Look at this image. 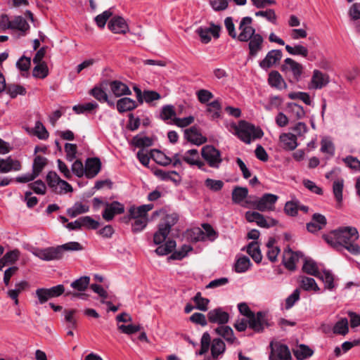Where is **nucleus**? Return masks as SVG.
<instances>
[{"instance_id": "obj_64", "label": "nucleus", "mask_w": 360, "mask_h": 360, "mask_svg": "<svg viewBox=\"0 0 360 360\" xmlns=\"http://www.w3.org/2000/svg\"><path fill=\"white\" fill-rule=\"evenodd\" d=\"M342 161L349 169L360 172V160L356 157L348 155L342 159Z\"/></svg>"}, {"instance_id": "obj_62", "label": "nucleus", "mask_w": 360, "mask_h": 360, "mask_svg": "<svg viewBox=\"0 0 360 360\" xmlns=\"http://www.w3.org/2000/svg\"><path fill=\"white\" fill-rule=\"evenodd\" d=\"M112 15V12L110 9L103 11L102 13L96 15L94 21L96 25L100 28H103L106 24L107 20Z\"/></svg>"}, {"instance_id": "obj_33", "label": "nucleus", "mask_w": 360, "mask_h": 360, "mask_svg": "<svg viewBox=\"0 0 360 360\" xmlns=\"http://www.w3.org/2000/svg\"><path fill=\"white\" fill-rule=\"evenodd\" d=\"M215 332L219 335L223 337L227 342L231 344L236 343L238 345V340L235 337L233 331L231 327L222 325L217 327L215 329Z\"/></svg>"}, {"instance_id": "obj_3", "label": "nucleus", "mask_w": 360, "mask_h": 360, "mask_svg": "<svg viewBox=\"0 0 360 360\" xmlns=\"http://www.w3.org/2000/svg\"><path fill=\"white\" fill-rule=\"evenodd\" d=\"M200 350L199 354L202 355L207 353L210 348L212 356L210 360H219L226 351L224 342L220 338H214L211 341L210 335L205 332L202 334L200 340Z\"/></svg>"}, {"instance_id": "obj_23", "label": "nucleus", "mask_w": 360, "mask_h": 360, "mask_svg": "<svg viewBox=\"0 0 360 360\" xmlns=\"http://www.w3.org/2000/svg\"><path fill=\"white\" fill-rule=\"evenodd\" d=\"M108 26L109 30L115 34H125L129 30L126 20L120 16L112 18Z\"/></svg>"}, {"instance_id": "obj_44", "label": "nucleus", "mask_w": 360, "mask_h": 360, "mask_svg": "<svg viewBox=\"0 0 360 360\" xmlns=\"http://www.w3.org/2000/svg\"><path fill=\"white\" fill-rule=\"evenodd\" d=\"M248 195V189L245 187L236 186L232 191V200L236 204H242Z\"/></svg>"}, {"instance_id": "obj_20", "label": "nucleus", "mask_w": 360, "mask_h": 360, "mask_svg": "<svg viewBox=\"0 0 360 360\" xmlns=\"http://www.w3.org/2000/svg\"><path fill=\"white\" fill-rule=\"evenodd\" d=\"M282 58V51L278 49L269 51L264 58L259 62V67L263 70H268Z\"/></svg>"}, {"instance_id": "obj_27", "label": "nucleus", "mask_w": 360, "mask_h": 360, "mask_svg": "<svg viewBox=\"0 0 360 360\" xmlns=\"http://www.w3.org/2000/svg\"><path fill=\"white\" fill-rule=\"evenodd\" d=\"M21 164L19 160L8 157L6 159H0V173H8L12 171H20Z\"/></svg>"}, {"instance_id": "obj_31", "label": "nucleus", "mask_w": 360, "mask_h": 360, "mask_svg": "<svg viewBox=\"0 0 360 360\" xmlns=\"http://www.w3.org/2000/svg\"><path fill=\"white\" fill-rule=\"evenodd\" d=\"M153 208V204L143 205L139 207L131 206L129 210V217L132 219L147 218L148 212Z\"/></svg>"}, {"instance_id": "obj_60", "label": "nucleus", "mask_w": 360, "mask_h": 360, "mask_svg": "<svg viewBox=\"0 0 360 360\" xmlns=\"http://www.w3.org/2000/svg\"><path fill=\"white\" fill-rule=\"evenodd\" d=\"M47 162V159L42 156H37L33 162L32 172L36 174L37 176L39 175L43 168L45 167Z\"/></svg>"}, {"instance_id": "obj_7", "label": "nucleus", "mask_w": 360, "mask_h": 360, "mask_svg": "<svg viewBox=\"0 0 360 360\" xmlns=\"http://www.w3.org/2000/svg\"><path fill=\"white\" fill-rule=\"evenodd\" d=\"M65 292L63 285H57L50 288H41L35 291V296L37 300L35 304H43L46 303L49 299L57 297L61 295Z\"/></svg>"}, {"instance_id": "obj_59", "label": "nucleus", "mask_w": 360, "mask_h": 360, "mask_svg": "<svg viewBox=\"0 0 360 360\" xmlns=\"http://www.w3.org/2000/svg\"><path fill=\"white\" fill-rule=\"evenodd\" d=\"M195 304V308L198 310L206 311L208 309V304L210 300L207 298L202 297L200 292H197L193 298Z\"/></svg>"}, {"instance_id": "obj_10", "label": "nucleus", "mask_w": 360, "mask_h": 360, "mask_svg": "<svg viewBox=\"0 0 360 360\" xmlns=\"http://www.w3.org/2000/svg\"><path fill=\"white\" fill-rule=\"evenodd\" d=\"M124 212V206L118 201H112L111 202H105L104 203V209L102 212V217L106 221H112L115 216L121 214Z\"/></svg>"}, {"instance_id": "obj_47", "label": "nucleus", "mask_w": 360, "mask_h": 360, "mask_svg": "<svg viewBox=\"0 0 360 360\" xmlns=\"http://www.w3.org/2000/svg\"><path fill=\"white\" fill-rule=\"evenodd\" d=\"M150 157L159 165L167 166L172 163L171 158L167 156L164 153L158 150H153L150 152Z\"/></svg>"}, {"instance_id": "obj_21", "label": "nucleus", "mask_w": 360, "mask_h": 360, "mask_svg": "<svg viewBox=\"0 0 360 360\" xmlns=\"http://www.w3.org/2000/svg\"><path fill=\"white\" fill-rule=\"evenodd\" d=\"M282 70L292 72L294 78L298 80L302 74L303 66L295 60L287 58L283 61Z\"/></svg>"}, {"instance_id": "obj_25", "label": "nucleus", "mask_w": 360, "mask_h": 360, "mask_svg": "<svg viewBox=\"0 0 360 360\" xmlns=\"http://www.w3.org/2000/svg\"><path fill=\"white\" fill-rule=\"evenodd\" d=\"M101 163L98 158H88L85 162V176L89 178H94L101 170Z\"/></svg>"}, {"instance_id": "obj_39", "label": "nucleus", "mask_w": 360, "mask_h": 360, "mask_svg": "<svg viewBox=\"0 0 360 360\" xmlns=\"http://www.w3.org/2000/svg\"><path fill=\"white\" fill-rule=\"evenodd\" d=\"M136 107V101L128 97L120 98L117 102V109L120 112L130 111Z\"/></svg>"}, {"instance_id": "obj_19", "label": "nucleus", "mask_w": 360, "mask_h": 360, "mask_svg": "<svg viewBox=\"0 0 360 360\" xmlns=\"http://www.w3.org/2000/svg\"><path fill=\"white\" fill-rule=\"evenodd\" d=\"M184 162L191 166H197L200 169L205 171V163L200 160L199 153L196 149H191L181 155Z\"/></svg>"}, {"instance_id": "obj_49", "label": "nucleus", "mask_w": 360, "mask_h": 360, "mask_svg": "<svg viewBox=\"0 0 360 360\" xmlns=\"http://www.w3.org/2000/svg\"><path fill=\"white\" fill-rule=\"evenodd\" d=\"M255 16L261 17L264 18L269 22L276 25L277 24V15L276 12L272 8H268L266 10L258 11L255 13Z\"/></svg>"}, {"instance_id": "obj_30", "label": "nucleus", "mask_w": 360, "mask_h": 360, "mask_svg": "<svg viewBox=\"0 0 360 360\" xmlns=\"http://www.w3.org/2000/svg\"><path fill=\"white\" fill-rule=\"evenodd\" d=\"M326 224V217L320 214H314L311 221L307 224V229L309 232L315 233L322 229Z\"/></svg>"}, {"instance_id": "obj_22", "label": "nucleus", "mask_w": 360, "mask_h": 360, "mask_svg": "<svg viewBox=\"0 0 360 360\" xmlns=\"http://www.w3.org/2000/svg\"><path fill=\"white\" fill-rule=\"evenodd\" d=\"M303 255L301 252H292L291 250H285L283 256V263L285 266L289 270H295L296 268V263L299 259L302 257Z\"/></svg>"}, {"instance_id": "obj_56", "label": "nucleus", "mask_w": 360, "mask_h": 360, "mask_svg": "<svg viewBox=\"0 0 360 360\" xmlns=\"http://www.w3.org/2000/svg\"><path fill=\"white\" fill-rule=\"evenodd\" d=\"M333 331L335 334L346 335L349 331L348 321L346 318H342L333 326Z\"/></svg>"}, {"instance_id": "obj_14", "label": "nucleus", "mask_w": 360, "mask_h": 360, "mask_svg": "<svg viewBox=\"0 0 360 360\" xmlns=\"http://www.w3.org/2000/svg\"><path fill=\"white\" fill-rule=\"evenodd\" d=\"M267 325V319L264 312L258 311L248 319V327L257 333L262 332Z\"/></svg>"}, {"instance_id": "obj_51", "label": "nucleus", "mask_w": 360, "mask_h": 360, "mask_svg": "<svg viewBox=\"0 0 360 360\" xmlns=\"http://www.w3.org/2000/svg\"><path fill=\"white\" fill-rule=\"evenodd\" d=\"M98 107L97 103L93 101L89 103H86L84 104H79L74 105L72 110L77 114H83V113H89L91 112L93 110H96Z\"/></svg>"}, {"instance_id": "obj_11", "label": "nucleus", "mask_w": 360, "mask_h": 360, "mask_svg": "<svg viewBox=\"0 0 360 360\" xmlns=\"http://www.w3.org/2000/svg\"><path fill=\"white\" fill-rule=\"evenodd\" d=\"M90 283V277L87 276H81L80 278L72 281L70 286L78 292H67L66 295H71L72 297L84 299L85 294L84 292L87 289Z\"/></svg>"}, {"instance_id": "obj_28", "label": "nucleus", "mask_w": 360, "mask_h": 360, "mask_svg": "<svg viewBox=\"0 0 360 360\" xmlns=\"http://www.w3.org/2000/svg\"><path fill=\"white\" fill-rule=\"evenodd\" d=\"M279 141L282 148L285 150H293L297 146V137L291 133H282Z\"/></svg>"}, {"instance_id": "obj_18", "label": "nucleus", "mask_w": 360, "mask_h": 360, "mask_svg": "<svg viewBox=\"0 0 360 360\" xmlns=\"http://www.w3.org/2000/svg\"><path fill=\"white\" fill-rule=\"evenodd\" d=\"M207 319L210 323L224 325L229 322V314L223 308L217 307L207 313Z\"/></svg>"}, {"instance_id": "obj_37", "label": "nucleus", "mask_w": 360, "mask_h": 360, "mask_svg": "<svg viewBox=\"0 0 360 360\" xmlns=\"http://www.w3.org/2000/svg\"><path fill=\"white\" fill-rule=\"evenodd\" d=\"M29 288V283L25 281L18 282L15 285V288L9 290L7 292L8 296L14 301V304L18 305L19 302L18 297L20 293Z\"/></svg>"}, {"instance_id": "obj_8", "label": "nucleus", "mask_w": 360, "mask_h": 360, "mask_svg": "<svg viewBox=\"0 0 360 360\" xmlns=\"http://www.w3.org/2000/svg\"><path fill=\"white\" fill-rule=\"evenodd\" d=\"M278 196L272 193H264L261 198L252 202L255 209L260 212H271L276 208Z\"/></svg>"}, {"instance_id": "obj_35", "label": "nucleus", "mask_w": 360, "mask_h": 360, "mask_svg": "<svg viewBox=\"0 0 360 360\" xmlns=\"http://www.w3.org/2000/svg\"><path fill=\"white\" fill-rule=\"evenodd\" d=\"M110 88L116 97L131 94V91L129 87L120 81L115 80L111 82L110 83Z\"/></svg>"}, {"instance_id": "obj_16", "label": "nucleus", "mask_w": 360, "mask_h": 360, "mask_svg": "<svg viewBox=\"0 0 360 360\" xmlns=\"http://www.w3.org/2000/svg\"><path fill=\"white\" fill-rule=\"evenodd\" d=\"M32 254L37 257L44 261L58 260L60 259V252L58 248L49 247L44 249H35Z\"/></svg>"}, {"instance_id": "obj_50", "label": "nucleus", "mask_w": 360, "mask_h": 360, "mask_svg": "<svg viewBox=\"0 0 360 360\" xmlns=\"http://www.w3.org/2000/svg\"><path fill=\"white\" fill-rule=\"evenodd\" d=\"M7 94L13 98L19 95L24 96L27 93L26 88L22 85L9 84L6 88Z\"/></svg>"}, {"instance_id": "obj_15", "label": "nucleus", "mask_w": 360, "mask_h": 360, "mask_svg": "<svg viewBox=\"0 0 360 360\" xmlns=\"http://www.w3.org/2000/svg\"><path fill=\"white\" fill-rule=\"evenodd\" d=\"M271 352L269 356L270 360H290L291 354L286 345L276 343L271 344Z\"/></svg>"}, {"instance_id": "obj_32", "label": "nucleus", "mask_w": 360, "mask_h": 360, "mask_svg": "<svg viewBox=\"0 0 360 360\" xmlns=\"http://www.w3.org/2000/svg\"><path fill=\"white\" fill-rule=\"evenodd\" d=\"M26 131L30 134L37 136L39 139L46 140L49 134L44 125L39 120L35 122L33 128H27Z\"/></svg>"}, {"instance_id": "obj_54", "label": "nucleus", "mask_w": 360, "mask_h": 360, "mask_svg": "<svg viewBox=\"0 0 360 360\" xmlns=\"http://www.w3.org/2000/svg\"><path fill=\"white\" fill-rule=\"evenodd\" d=\"M89 211V207L82 203H75L72 207L68 209V214L72 217H76L77 215L86 213Z\"/></svg>"}, {"instance_id": "obj_45", "label": "nucleus", "mask_w": 360, "mask_h": 360, "mask_svg": "<svg viewBox=\"0 0 360 360\" xmlns=\"http://www.w3.org/2000/svg\"><path fill=\"white\" fill-rule=\"evenodd\" d=\"M251 265L250 259L246 256H242L236 259L234 269L237 273H245L250 268Z\"/></svg>"}, {"instance_id": "obj_13", "label": "nucleus", "mask_w": 360, "mask_h": 360, "mask_svg": "<svg viewBox=\"0 0 360 360\" xmlns=\"http://www.w3.org/2000/svg\"><path fill=\"white\" fill-rule=\"evenodd\" d=\"M221 27L214 24H211L209 27H200L196 30V33L199 35L201 42L207 44L211 40V35L214 38H219Z\"/></svg>"}, {"instance_id": "obj_53", "label": "nucleus", "mask_w": 360, "mask_h": 360, "mask_svg": "<svg viewBox=\"0 0 360 360\" xmlns=\"http://www.w3.org/2000/svg\"><path fill=\"white\" fill-rule=\"evenodd\" d=\"M46 180L49 187L56 193L61 179L56 172L51 171L46 174Z\"/></svg>"}, {"instance_id": "obj_57", "label": "nucleus", "mask_w": 360, "mask_h": 360, "mask_svg": "<svg viewBox=\"0 0 360 360\" xmlns=\"http://www.w3.org/2000/svg\"><path fill=\"white\" fill-rule=\"evenodd\" d=\"M176 247V242L173 240H168L164 245H160L155 250L159 255H166L172 252Z\"/></svg>"}, {"instance_id": "obj_1", "label": "nucleus", "mask_w": 360, "mask_h": 360, "mask_svg": "<svg viewBox=\"0 0 360 360\" xmlns=\"http://www.w3.org/2000/svg\"><path fill=\"white\" fill-rule=\"evenodd\" d=\"M359 238V233L355 227L345 226L333 231L326 240L334 247H343L354 255H360V247L355 242Z\"/></svg>"}, {"instance_id": "obj_42", "label": "nucleus", "mask_w": 360, "mask_h": 360, "mask_svg": "<svg viewBox=\"0 0 360 360\" xmlns=\"http://www.w3.org/2000/svg\"><path fill=\"white\" fill-rule=\"evenodd\" d=\"M30 26L25 18L22 16H15L11 20L10 30H19L25 34V32L29 29Z\"/></svg>"}, {"instance_id": "obj_41", "label": "nucleus", "mask_w": 360, "mask_h": 360, "mask_svg": "<svg viewBox=\"0 0 360 360\" xmlns=\"http://www.w3.org/2000/svg\"><path fill=\"white\" fill-rule=\"evenodd\" d=\"M302 270L304 273L317 277L319 276L320 271L316 262L311 258H305Z\"/></svg>"}, {"instance_id": "obj_9", "label": "nucleus", "mask_w": 360, "mask_h": 360, "mask_svg": "<svg viewBox=\"0 0 360 360\" xmlns=\"http://www.w3.org/2000/svg\"><path fill=\"white\" fill-rule=\"evenodd\" d=\"M252 19L251 17L246 16L241 19L238 29L240 33L237 34V39L240 41L247 42L253 35L257 34L255 29L252 26Z\"/></svg>"}, {"instance_id": "obj_46", "label": "nucleus", "mask_w": 360, "mask_h": 360, "mask_svg": "<svg viewBox=\"0 0 360 360\" xmlns=\"http://www.w3.org/2000/svg\"><path fill=\"white\" fill-rule=\"evenodd\" d=\"M344 188V179L342 178L336 179L333 183V193L338 204L342 201V191Z\"/></svg>"}, {"instance_id": "obj_5", "label": "nucleus", "mask_w": 360, "mask_h": 360, "mask_svg": "<svg viewBox=\"0 0 360 360\" xmlns=\"http://www.w3.org/2000/svg\"><path fill=\"white\" fill-rule=\"evenodd\" d=\"M188 236L191 240L198 241H214L218 237L217 232L209 224H203L202 229L195 227L188 232Z\"/></svg>"}, {"instance_id": "obj_6", "label": "nucleus", "mask_w": 360, "mask_h": 360, "mask_svg": "<svg viewBox=\"0 0 360 360\" xmlns=\"http://www.w3.org/2000/svg\"><path fill=\"white\" fill-rule=\"evenodd\" d=\"M201 155L212 168L219 169L223 162L221 153L212 145H205L201 149Z\"/></svg>"}, {"instance_id": "obj_29", "label": "nucleus", "mask_w": 360, "mask_h": 360, "mask_svg": "<svg viewBox=\"0 0 360 360\" xmlns=\"http://www.w3.org/2000/svg\"><path fill=\"white\" fill-rule=\"evenodd\" d=\"M286 51L292 56H300L303 58H307L310 61H313L314 60V56H309V50L308 49L302 45V44H295L292 46L290 45H285Z\"/></svg>"}, {"instance_id": "obj_26", "label": "nucleus", "mask_w": 360, "mask_h": 360, "mask_svg": "<svg viewBox=\"0 0 360 360\" xmlns=\"http://www.w3.org/2000/svg\"><path fill=\"white\" fill-rule=\"evenodd\" d=\"M248 41L249 56L253 58L256 57L259 52L262 50L264 38L260 34L257 33L253 35Z\"/></svg>"}, {"instance_id": "obj_43", "label": "nucleus", "mask_w": 360, "mask_h": 360, "mask_svg": "<svg viewBox=\"0 0 360 360\" xmlns=\"http://www.w3.org/2000/svg\"><path fill=\"white\" fill-rule=\"evenodd\" d=\"M316 278L321 279L325 284V288L328 290H333L335 288V284L334 283V276L329 270H323L320 272L319 276Z\"/></svg>"}, {"instance_id": "obj_4", "label": "nucleus", "mask_w": 360, "mask_h": 360, "mask_svg": "<svg viewBox=\"0 0 360 360\" xmlns=\"http://www.w3.org/2000/svg\"><path fill=\"white\" fill-rule=\"evenodd\" d=\"M178 216L173 213L166 214L159 224L158 230L153 236V242L155 245H160L165 241L171 228L177 222Z\"/></svg>"}, {"instance_id": "obj_61", "label": "nucleus", "mask_w": 360, "mask_h": 360, "mask_svg": "<svg viewBox=\"0 0 360 360\" xmlns=\"http://www.w3.org/2000/svg\"><path fill=\"white\" fill-rule=\"evenodd\" d=\"M176 112L174 109V106L172 105H167L162 107L160 117L165 120H172L174 122V119L176 118Z\"/></svg>"}, {"instance_id": "obj_24", "label": "nucleus", "mask_w": 360, "mask_h": 360, "mask_svg": "<svg viewBox=\"0 0 360 360\" xmlns=\"http://www.w3.org/2000/svg\"><path fill=\"white\" fill-rule=\"evenodd\" d=\"M184 136L188 141L198 146L207 141V139L201 134L195 127L185 129Z\"/></svg>"}, {"instance_id": "obj_40", "label": "nucleus", "mask_w": 360, "mask_h": 360, "mask_svg": "<svg viewBox=\"0 0 360 360\" xmlns=\"http://www.w3.org/2000/svg\"><path fill=\"white\" fill-rule=\"evenodd\" d=\"M300 287L305 291H319L320 288L313 278L300 276Z\"/></svg>"}, {"instance_id": "obj_52", "label": "nucleus", "mask_w": 360, "mask_h": 360, "mask_svg": "<svg viewBox=\"0 0 360 360\" xmlns=\"http://www.w3.org/2000/svg\"><path fill=\"white\" fill-rule=\"evenodd\" d=\"M221 105L219 99L207 103V112L210 114L212 119H217L221 115Z\"/></svg>"}, {"instance_id": "obj_63", "label": "nucleus", "mask_w": 360, "mask_h": 360, "mask_svg": "<svg viewBox=\"0 0 360 360\" xmlns=\"http://www.w3.org/2000/svg\"><path fill=\"white\" fill-rule=\"evenodd\" d=\"M321 151L333 156L335 153V146L328 138H323L321 141Z\"/></svg>"}, {"instance_id": "obj_34", "label": "nucleus", "mask_w": 360, "mask_h": 360, "mask_svg": "<svg viewBox=\"0 0 360 360\" xmlns=\"http://www.w3.org/2000/svg\"><path fill=\"white\" fill-rule=\"evenodd\" d=\"M294 356L297 360H304L311 356L314 354L313 349L309 346L300 344L292 349Z\"/></svg>"}, {"instance_id": "obj_58", "label": "nucleus", "mask_w": 360, "mask_h": 360, "mask_svg": "<svg viewBox=\"0 0 360 360\" xmlns=\"http://www.w3.org/2000/svg\"><path fill=\"white\" fill-rule=\"evenodd\" d=\"M90 94L98 101L101 103L107 102L109 105H112L108 101L107 94L101 86H95L91 90Z\"/></svg>"}, {"instance_id": "obj_48", "label": "nucleus", "mask_w": 360, "mask_h": 360, "mask_svg": "<svg viewBox=\"0 0 360 360\" xmlns=\"http://www.w3.org/2000/svg\"><path fill=\"white\" fill-rule=\"evenodd\" d=\"M247 252L256 263L262 261V255L257 242H252L247 247Z\"/></svg>"}, {"instance_id": "obj_38", "label": "nucleus", "mask_w": 360, "mask_h": 360, "mask_svg": "<svg viewBox=\"0 0 360 360\" xmlns=\"http://www.w3.org/2000/svg\"><path fill=\"white\" fill-rule=\"evenodd\" d=\"M268 82L269 85L278 89L286 86L285 82L278 71H271L269 75Z\"/></svg>"}, {"instance_id": "obj_17", "label": "nucleus", "mask_w": 360, "mask_h": 360, "mask_svg": "<svg viewBox=\"0 0 360 360\" xmlns=\"http://www.w3.org/2000/svg\"><path fill=\"white\" fill-rule=\"evenodd\" d=\"M329 83V76L319 70H314L309 84L310 89H321Z\"/></svg>"}, {"instance_id": "obj_55", "label": "nucleus", "mask_w": 360, "mask_h": 360, "mask_svg": "<svg viewBox=\"0 0 360 360\" xmlns=\"http://www.w3.org/2000/svg\"><path fill=\"white\" fill-rule=\"evenodd\" d=\"M60 252V259L63 257L64 251H79L82 250V246L78 242H69L61 245L57 246Z\"/></svg>"}, {"instance_id": "obj_2", "label": "nucleus", "mask_w": 360, "mask_h": 360, "mask_svg": "<svg viewBox=\"0 0 360 360\" xmlns=\"http://www.w3.org/2000/svg\"><path fill=\"white\" fill-rule=\"evenodd\" d=\"M229 131L236 135L242 141L250 144L252 140L261 138L264 133L259 127H255L244 120L238 122V124L233 122L229 126Z\"/></svg>"}, {"instance_id": "obj_36", "label": "nucleus", "mask_w": 360, "mask_h": 360, "mask_svg": "<svg viewBox=\"0 0 360 360\" xmlns=\"http://www.w3.org/2000/svg\"><path fill=\"white\" fill-rule=\"evenodd\" d=\"M286 111L293 120H301L305 117L306 114L302 106L295 103H288Z\"/></svg>"}, {"instance_id": "obj_12", "label": "nucleus", "mask_w": 360, "mask_h": 360, "mask_svg": "<svg viewBox=\"0 0 360 360\" xmlns=\"http://www.w3.org/2000/svg\"><path fill=\"white\" fill-rule=\"evenodd\" d=\"M245 218L250 222H255L259 226L262 228H270L275 226L277 221L273 218H265L262 214L254 212L248 211L245 213Z\"/></svg>"}]
</instances>
